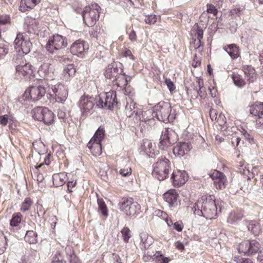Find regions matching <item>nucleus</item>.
Masks as SVG:
<instances>
[{
  "instance_id": "1",
  "label": "nucleus",
  "mask_w": 263,
  "mask_h": 263,
  "mask_svg": "<svg viewBox=\"0 0 263 263\" xmlns=\"http://www.w3.org/2000/svg\"><path fill=\"white\" fill-rule=\"evenodd\" d=\"M217 209L215 196L205 195L195 203L192 210L195 215L211 219L216 216Z\"/></svg>"
},
{
  "instance_id": "2",
  "label": "nucleus",
  "mask_w": 263,
  "mask_h": 263,
  "mask_svg": "<svg viewBox=\"0 0 263 263\" xmlns=\"http://www.w3.org/2000/svg\"><path fill=\"white\" fill-rule=\"evenodd\" d=\"M172 107L170 103L165 102H160L154 108L152 112L153 117H157L160 121L164 123L173 122L175 115L172 112Z\"/></svg>"
},
{
  "instance_id": "3",
  "label": "nucleus",
  "mask_w": 263,
  "mask_h": 263,
  "mask_svg": "<svg viewBox=\"0 0 263 263\" xmlns=\"http://www.w3.org/2000/svg\"><path fill=\"white\" fill-rule=\"evenodd\" d=\"M152 175L159 180H163L171 171V161L164 157H159L153 165Z\"/></svg>"
},
{
  "instance_id": "4",
  "label": "nucleus",
  "mask_w": 263,
  "mask_h": 263,
  "mask_svg": "<svg viewBox=\"0 0 263 263\" xmlns=\"http://www.w3.org/2000/svg\"><path fill=\"white\" fill-rule=\"evenodd\" d=\"M100 6L97 4H91V6H86L83 11V21L88 27L93 26L99 17Z\"/></svg>"
},
{
  "instance_id": "5",
  "label": "nucleus",
  "mask_w": 263,
  "mask_h": 263,
  "mask_svg": "<svg viewBox=\"0 0 263 263\" xmlns=\"http://www.w3.org/2000/svg\"><path fill=\"white\" fill-rule=\"evenodd\" d=\"M105 130L103 128H99L93 137L87 144V147L92 154L98 156L102 154L101 141L104 137Z\"/></svg>"
},
{
  "instance_id": "6",
  "label": "nucleus",
  "mask_w": 263,
  "mask_h": 263,
  "mask_svg": "<svg viewBox=\"0 0 263 263\" xmlns=\"http://www.w3.org/2000/svg\"><path fill=\"white\" fill-rule=\"evenodd\" d=\"M14 48L20 54H27L32 46L30 38L26 33H19L14 42Z\"/></svg>"
},
{
  "instance_id": "7",
  "label": "nucleus",
  "mask_w": 263,
  "mask_h": 263,
  "mask_svg": "<svg viewBox=\"0 0 263 263\" xmlns=\"http://www.w3.org/2000/svg\"><path fill=\"white\" fill-rule=\"evenodd\" d=\"M32 117L36 120L43 121L47 125L52 124L54 122L55 115L48 108L45 107H37L32 110Z\"/></svg>"
},
{
  "instance_id": "8",
  "label": "nucleus",
  "mask_w": 263,
  "mask_h": 263,
  "mask_svg": "<svg viewBox=\"0 0 263 263\" xmlns=\"http://www.w3.org/2000/svg\"><path fill=\"white\" fill-rule=\"evenodd\" d=\"M119 206L121 211L130 217H135L140 212V205L132 198L123 199Z\"/></svg>"
},
{
  "instance_id": "9",
  "label": "nucleus",
  "mask_w": 263,
  "mask_h": 263,
  "mask_svg": "<svg viewBox=\"0 0 263 263\" xmlns=\"http://www.w3.org/2000/svg\"><path fill=\"white\" fill-rule=\"evenodd\" d=\"M67 45L66 38L61 35L56 34L49 38L45 48L48 52L53 54L57 51L66 47Z\"/></svg>"
},
{
  "instance_id": "10",
  "label": "nucleus",
  "mask_w": 263,
  "mask_h": 263,
  "mask_svg": "<svg viewBox=\"0 0 263 263\" xmlns=\"http://www.w3.org/2000/svg\"><path fill=\"white\" fill-rule=\"evenodd\" d=\"M134 113L135 114L137 120L146 122L150 119L145 116L148 114H151V110H148L143 112L141 109L138 108L136 103L130 99L126 103L125 114L127 117L130 118L133 116Z\"/></svg>"
},
{
  "instance_id": "11",
  "label": "nucleus",
  "mask_w": 263,
  "mask_h": 263,
  "mask_svg": "<svg viewBox=\"0 0 263 263\" xmlns=\"http://www.w3.org/2000/svg\"><path fill=\"white\" fill-rule=\"evenodd\" d=\"M16 76L19 79H30L35 78L33 66L26 61L22 60L19 64L16 66Z\"/></svg>"
},
{
  "instance_id": "12",
  "label": "nucleus",
  "mask_w": 263,
  "mask_h": 263,
  "mask_svg": "<svg viewBox=\"0 0 263 263\" xmlns=\"http://www.w3.org/2000/svg\"><path fill=\"white\" fill-rule=\"evenodd\" d=\"M177 139V134L173 129L170 128H165L162 132L160 146H162V149H164L165 147L174 144Z\"/></svg>"
},
{
  "instance_id": "13",
  "label": "nucleus",
  "mask_w": 263,
  "mask_h": 263,
  "mask_svg": "<svg viewBox=\"0 0 263 263\" xmlns=\"http://www.w3.org/2000/svg\"><path fill=\"white\" fill-rule=\"evenodd\" d=\"M46 93V89L42 86H31L27 89L25 92V96L26 98L36 101L43 97Z\"/></svg>"
},
{
  "instance_id": "14",
  "label": "nucleus",
  "mask_w": 263,
  "mask_h": 263,
  "mask_svg": "<svg viewBox=\"0 0 263 263\" xmlns=\"http://www.w3.org/2000/svg\"><path fill=\"white\" fill-rule=\"evenodd\" d=\"M94 98L88 95L82 96L79 102V107L83 116H87L93 107Z\"/></svg>"
},
{
  "instance_id": "15",
  "label": "nucleus",
  "mask_w": 263,
  "mask_h": 263,
  "mask_svg": "<svg viewBox=\"0 0 263 263\" xmlns=\"http://www.w3.org/2000/svg\"><path fill=\"white\" fill-rule=\"evenodd\" d=\"M52 90L54 94L55 101L64 103L68 95V91L66 86L59 83L53 86Z\"/></svg>"
},
{
  "instance_id": "16",
  "label": "nucleus",
  "mask_w": 263,
  "mask_h": 263,
  "mask_svg": "<svg viewBox=\"0 0 263 263\" xmlns=\"http://www.w3.org/2000/svg\"><path fill=\"white\" fill-rule=\"evenodd\" d=\"M188 174L185 171L175 170L171 175L173 184L175 187H179L183 185L187 180Z\"/></svg>"
},
{
  "instance_id": "17",
  "label": "nucleus",
  "mask_w": 263,
  "mask_h": 263,
  "mask_svg": "<svg viewBox=\"0 0 263 263\" xmlns=\"http://www.w3.org/2000/svg\"><path fill=\"white\" fill-rule=\"evenodd\" d=\"M88 48V47L86 42L83 40L79 39L71 45L70 50L72 54L79 57H83Z\"/></svg>"
},
{
  "instance_id": "18",
  "label": "nucleus",
  "mask_w": 263,
  "mask_h": 263,
  "mask_svg": "<svg viewBox=\"0 0 263 263\" xmlns=\"http://www.w3.org/2000/svg\"><path fill=\"white\" fill-rule=\"evenodd\" d=\"M250 112L258 125L263 124V103L256 102L250 106Z\"/></svg>"
},
{
  "instance_id": "19",
  "label": "nucleus",
  "mask_w": 263,
  "mask_h": 263,
  "mask_svg": "<svg viewBox=\"0 0 263 263\" xmlns=\"http://www.w3.org/2000/svg\"><path fill=\"white\" fill-rule=\"evenodd\" d=\"M54 68L53 66L49 63H44L41 65L37 71V73L40 76L39 79H46L48 80H52L54 79V73L53 72ZM37 79V78H36Z\"/></svg>"
},
{
  "instance_id": "20",
  "label": "nucleus",
  "mask_w": 263,
  "mask_h": 263,
  "mask_svg": "<svg viewBox=\"0 0 263 263\" xmlns=\"http://www.w3.org/2000/svg\"><path fill=\"white\" fill-rule=\"evenodd\" d=\"M209 175L214 181V185L217 189L222 190L225 189L227 179L222 173L217 170H214Z\"/></svg>"
},
{
  "instance_id": "21",
  "label": "nucleus",
  "mask_w": 263,
  "mask_h": 263,
  "mask_svg": "<svg viewBox=\"0 0 263 263\" xmlns=\"http://www.w3.org/2000/svg\"><path fill=\"white\" fill-rule=\"evenodd\" d=\"M102 96L104 98L106 109H112L114 106L117 104V95L115 91L111 90L102 93Z\"/></svg>"
},
{
  "instance_id": "22",
  "label": "nucleus",
  "mask_w": 263,
  "mask_h": 263,
  "mask_svg": "<svg viewBox=\"0 0 263 263\" xmlns=\"http://www.w3.org/2000/svg\"><path fill=\"white\" fill-rule=\"evenodd\" d=\"M142 147L145 153L149 158H155L156 155L159 154V152L155 149V143L148 139L143 140Z\"/></svg>"
},
{
  "instance_id": "23",
  "label": "nucleus",
  "mask_w": 263,
  "mask_h": 263,
  "mask_svg": "<svg viewBox=\"0 0 263 263\" xmlns=\"http://www.w3.org/2000/svg\"><path fill=\"white\" fill-rule=\"evenodd\" d=\"M192 148L191 144L189 142H180L174 147L173 153L177 156H183Z\"/></svg>"
},
{
  "instance_id": "24",
  "label": "nucleus",
  "mask_w": 263,
  "mask_h": 263,
  "mask_svg": "<svg viewBox=\"0 0 263 263\" xmlns=\"http://www.w3.org/2000/svg\"><path fill=\"white\" fill-rule=\"evenodd\" d=\"M123 69L118 68L115 64H111L108 65L104 72L105 77L108 79L117 77L119 74L123 73Z\"/></svg>"
},
{
  "instance_id": "25",
  "label": "nucleus",
  "mask_w": 263,
  "mask_h": 263,
  "mask_svg": "<svg viewBox=\"0 0 263 263\" xmlns=\"http://www.w3.org/2000/svg\"><path fill=\"white\" fill-rule=\"evenodd\" d=\"M178 194L175 190H170L163 194V199L167 202L170 206H175L177 205Z\"/></svg>"
},
{
  "instance_id": "26",
  "label": "nucleus",
  "mask_w": 263,
  "mask_h": 263,
  "mask_svg": "<svg viewBox=\"0 0 263 263\" xmlns=\"http://www.w3.org/2000/svg\"><path fill=\"white\" fill-rule=\"evenodd\" d=\"M40 2V0H21L20 5V10L25 12L33 8Z\"/></svg>"
},
{
  "instance_id": "27",
  "label": "nucleus",
  "mask_w": 263,
  "mask_h": 263,
  "mask_svg": "<svg viewBox=\"0 0 263 263\" xmlns=\"http://www.w3.org/2000/svg\"><path fill=\"white\" fill-rule=\"evenodd\" d=\"M242 70L248 78V81L249 83H252L256 80V73L253 67L249 65H245L242 67Z\"/></svg>"
},
{
  "instance_id": "28",
  "label": "nucleus",
  "mask_w": 263,
  "mask_h": 263,
  "mask_svg": "<svg viewBox=\"0 0 263 263\" xmlns=\"http://www.w3.org/2000/svg\"><path fill=\"white\" fill-rule=\"evenodd\" d=\"M67 174L65 173L55 174L52 176L53 184L55 187L64 185L67 180Z\"/></svg>"
},
{
  "instance_id": "29",
  "label": "nucleus",
  "mask_w": 263,
  "mask_h": 263,
  "mask_svg": "<svg viewBox=\"0 0 263 263\" xmlns=\"http://www.w3.org/2000/svg\"><path fill=\"white\" fill-rule=\"evenodd\" d=\"M114 85H116L118 87L125 89V86H127L128 82L126 78L122 73L119 74L117 77L113 80Z\"/></svg>"
},
{
  "instance_id": "30",
  "label": "nucleus",
  "mask_w": 263,
  "mask_h": 263,
  "mask_svg": "<svg viewBox=\"0 0 263 263\" xmlns=\"http://www.w3.org/2000/svg\"><path fill=\"white\" fill-rule=\"evenodd\" d=\"M224 49L233 59H237L239 55V51L235 44H230L226 46Z\"/></svg>"
},
{
  "instance_id": "31",
  "label": "nucleus",
  "mask_w": 263,
  "mask_h": 263,
  "mask_svg": "<svg viewBox=\"0 0 263 263\" xmlns=\"http://www.w3.org/2000/svg\"><path fill=\"white\" fill-rule=\"evenodd\" d=\"M242 217L243 214L241 212L233 211L229 214L227 222L230 224H234L240 220Z\"/></svg>"
},
{
  "instance_id": "32",
  "label": "nucleus",
  "mask_w": 263,
  "mask_h": 263,
  "mask_svg": "<svg viewBox=\"0 0 263 263\" xmlns=\"http://www.w3.org/2000/svg\"><path fill=\"white\" fill-rule=\"evenodd\" d=\"M28 32L33 33H37L40 30V22L36 19H32L30 22L28 26Z\"/></svg>"
},
{
  "instance_id": "33",
  "label": "nucleus",
  "mask_w": 263,
  "mask_h": 263,
  "mask_svg": "<svg viewBox=\"0 0 263 263\" xmlns=\"http://www.w3.org/2000/svg\"><path fill=\"white\" fill-rule=\"evenodd\" d=\"M249 255L256 253L260 248V245L255 240H249Z\"/></svg>"
},
{
  "instance_id": "34",
  "label": "nucleus",
  "mask_w": 263,
  "mask_h": 263,
  "mask_svg": "<svg viewBox=\"0 0 263 263\" xmlns=\"http://www.w3.org/2000/svg\"><path fill=\"white\" fill-rule=\"evenodd\" d=\"M248 230L255 235H258L260 231L259 223L256 221H250L248 223Z\"/></svg>"
},
{
  "instance_id": "35",
  "label": "nucleus",
  "mask_w": 263,
  "mask_h": 263,
  "mask_svg": "<svg viewBox=\"0 0 263 263\" xmlns=\"http://www.w3.org/2000/svg\"><path fill=\"white\" fill-rule=\"evenodd\" d=\"M37 236L36 232L33 231H27L24 237V239L30 244L35 243L37 242Z\"/></svg>"
},
{
  "instance_id": "36",
  "label": "nucleus",
  "mask_w": 263,
  "mask_h": 263,
  "mask_svg": "<svg viewBox=\"0 0 263 263\" xmlns=\"http://www.w3.org/2000/svg\"><path fill=\"white\" fill-rule=\"evenodd\" d=\"M140 238L142 243V245L145 249H147L152 244V238L151 237L148 236L147 233H140Z\"/></svg>"
},
{
  "instance_id": "37",
  "label": "nucleus",
  "mask_w": 263,
  "mask_h": 263,
  "mask_svg": "<svg viewBox=\"0 0 263 263\" xmlns=\"http://www.w3.org/2000/svg\"><path fill=\"white\" fill-rule=\"evenodd\" d=\"M91 34L94 37L101 40L105 37L106 33L104 32V30L100 26H96L93 31H91Z\"/></svg>"
},
{
  "instance_id": "38",
  "label": "nucleus",
  "mask_w": 263,
  "mask_h": 263,
  "mask_svg": "<svg viewBox=\"0 0 263 263\" xmlns=\"http://www.w3.org/2000/svg\"><path fill=\"white\" fill-rule=\"evenodd\" d=\"M232 78L235 85L239 87H242L246 85L245 81L241 76L237 73H233L232 75Z\"/></svg>"
},
{
  "instance_id": "39",
  "label": "nucleus",
  "mask_w": 263,
  "mask_h": 263,
  "mask_svg": "<svg viewBox=\"0 0 263 263\" xmlns=\"http://www.w3.org/2000/svg\"><path fill=\"white\" fill-rule=\"evenodd\" d=\"M249 240H246L241 242L237 250L239 253L247 254L249 255Z\"/></svg>"
},
{
  "instance_id": "40",
  "label": "nucleus",
  "mask_w": 263,
  "mask_h": 263,
  "mask_svg": "<svg viewBox=\"0 0 263 263\" xmlns=\"http://www.w3.org/2000/svg\"><path fill=\"white\" fill-rule=\"evenodd\" d=\"M8 52V44L4 42H0V60L4 59Z\"/></svg>"
},
{
  "instance_id": "41",
  "label": "nucleus",
  "mask_w": 263,
  "mask_h": 263,
  "mask_svg": "<svg viewBox=\"0 0 263 263\" xmlns=\"http://www.w3.org/2000/svg\"><path fill=\"white\" fill-rule=\"evenodd\" d=\"M119 174L123 177H127L132 174V170L129 165V162L126 164L125 166L120 168L119 170Z\"/></svg>"
},
{
  "instance_id": "42",
  "label": "nucleus",
  "mask_w": 263,
  "mask_h": 263,
  "mask_svg": "<svg viewBox=\"0 0 263 263\" xmlns=\"http://www.w3.org/2000/svg\"><path fill=\"white\" fill-rule=\"evenodd\" d=\"M7 245L6 237L3 232L0 231V255L6 250Z\"/></svg>"
},
{
  "instance_id": "43",
  "label": "nucleus",
  "mask_w": 263,
  "mask_h": 263,
  "mask_svg": "<svg viewBox=\"0 0 263 263\" xmlns=\"http://www.w3.org/2000/svg\"><path fill=\"white\" fill-rule=\"evenodd\" d=\"M97 202L99 210L101 211L104 216L107 217L108 216V210L105 202L102 199L100 198L98 199Z\"/></svg>"
},
{
  "instance_id": "44",
  "label": "nucleus",
  "mask_w": 263,
  "mask_h": 263,
  "mask_svg": "<svg viewBox=\"0 0 263 263\" xmlns=\"http://www.w3.org/2000/svg\"><path fill=\"white\" fill-rule=\"evenodd\" d=\"M22 215L20 213H17L12 216V218L10 220V226L12 227H16L21 221Z\"/></svg>"
},
{
  "instance_id": "45",
  "label": "nucleus",
  "mask_w": 263,
  "mask_h": 263,
  "mask_svg": "<svg viewBox=\"0 0 263 263\" xmlns=\"http://www.w3.org/2000/svg\"><path fill=\"white\" fill-rule=\"evenodd\" d=\"M33 202L30 198H26L22 204L21 211L23 212L27 211L32 205Z\"/></svg>"
},
{
  "instance_id": "46",
  "label": "nucleus",
  "mask_w": 263,
  "mask_h": 263,
  "mask_svg": "<svg viewBox=\"0 0 263 263\" xmlns=\"http://www.w3.org/2000/svg\"><path fill=\"white\" fill-rule=\"evenodd\" d=\"M36 254L34 253L31 254L28 256H26L22 259L21 263H37Z\"/></svg>"
},
{
  "instance_id": "47",
  "label": "nucleus",
  "mask_w": 263,
  "mask_h": 263,
  "mask_svg": "<svg viewBox=\"0 0 263 263\" xmlns=\"http://www.w3.org/2000/svg\"><path fill=\"white\" fill-rule=\"evenodd\" d=\"M76 70L73 64H68L65 66L64 72L68 74V76H72L76 73Z\"/></svg>"
},
{
  "instance_id": "48",
  "label": "nucleus",
  "mask_w": 263,
  "mask_h": 263,
  "mask_svg": "<svg viewBox=\"0 0 263 263\" xmlns=\"http://www.w3.org/2000/svg\"><path fill=\"white\" fill-rule=\"evenodd\" d=\"M121 233L124 242H128L131 237L130 231L127 227H124Z\"/></svg>"
},
{
  "instance_id": "49",
  "label": "nucleus",
  "mask_w": 263,
  "mask_h": 263,
  "mask_svg": "<svg viewBox=\"0 0 263 263\" xmlns=\"http://www.w3.org/2000/svg\"><path fill=\"white\" fill-rule=\"evenodd\" d=\"M157 21V16L155 14L147 15L145 17V22L149 25L154 24Z\"/></svg>"
},
{
  "instance_id": "50",
  "label": "nucleus",
  "mask_w": 263,
  "mask_h": 263,
  "mask_svg": "<svg viewBox=\"0 0 263 263\" xmlns=\"http://www.w3.org/2000/svg\"><path fill=\"white\" fill-rule=\"evenodd\" d=\"M193 28L194 29H196V35H197V39L202 40L203 35V30L202 27L196 24L194 26Z\"/></svg>"
},
{
  "instance_id": "51",
  "label": "nucleus",
  "mask_w": 263,
  "mask_h": 263,
  "mask_svg": "<svg viewBox=\"0 0 263 263\" xmlns=\"http://www.w3.org/2000/svg\"><path fill=\"white\" fill-rule=\"evenodd\" d=\"M11 118L8 115H4L0 116V124L3 126L7 125L9 121H11Z\"/></svg>"
},
{
  "instance_id": "52",
  "label": "nucleus",
  "mask_w": 263,
  "mask_h": 263,
  "mask_svg": "<svg viewBox=\"0 0 263 263\" xmlns=\"http://www.w3.org/2000/svg\"><path fill=\"white\" fill-rule=\"evenodd\" d=\"M77 184L76 177H73L71 180L67 181V189L69 192H72V188H73Z\"/></svg>"
},
{
  "instance_id": "53",
  "label": "nucleus",
  "mask_w": 263,
  "mask_h": 263,
  "mask_svg": "<svg viewBox=\"0 0 263 263\" xmlns=\"http://www.w3.org/2000/svg\"><path fill=\"white\" fill-rule=\"evenodd\" d=\"M196 83L198 84L199 89H198L197 88H196L195 87H194V90L195 91H196L198 94L200 95V93L202 92L201 89L203 87V85H204L203 80L202 79L200 78H197L196 79Z\"/></svg>"
},
{
  "instance_id": "54",
  "label": "nucleus",
  "mask_w": 263,
  "mask_h": 263,
  "mask_svg": "<svg viewBox=\"0 0 263 263\" xmlns=\"http://www.w3.org/2000/svg\"><path fill=\"white\" fill-rule=\"evenodd\" d=\"M233 261L236 263H253L251 259L249 258H243L240 256H235Z\"/></svg>"
},
{
  "instance_id": "55",
  "label": "nucleus",
  "mask_w": 263,
  "mask_h": 263,
  "mask_svg": "<svg viewBox=\"0 0 263 263\" xmlns=\"http://www.w3.org/2000/svg\"><path fill=\"white\" fill-rule=\"evenodd\" d=\"M216 121L220 126H224L226 124V118L224 115L221 113L219 114Z\"/></svg>"
},
{
  "instance_id": "56",
  "label": "nucleus",
  "mask_w": 263,
  "mask_h": 263,
  "mask_svg": "<svg viewBox=\"0 0 263 263\" xmlns=\"http://www.w3.org/2000/svg\"><path fill=\"white\" fill-rule=\"evenodd\" d=\"M206 11L208 13H212L215 16H216L218 13L217 8L212 4L206 5Z\"/></svg>"
},
{
  "instance_id": "57",
  "label": "nucleus",
  "mask_w": 263,
  "mask_h": 263,
  "mask_svg": "<svg viewBox=\"0 0 263 263\" xmlns=\"http://www.w3.org/2000/svg\"><path fill=\"white\" fill-rule=\"evenodd\" d=\"M99 99L96 102L97 106L99 108H106V106L105 104V100H104V97L103 96H102V93H101L99 95Z\"/></svg>"
},
{
  "instance_id": "58",
  "label": "nucleus",
  "mask_w": 263,
  "mask_h": 263,
  "mask_svg": "<svg viewBox=\"0 0 263 263\" xmlns=\"http://www.w3.org/2000/svg\"><path fill=\"white\" fill-rule=\"evenodd\" d=\"M165 82L170 92H173L175 89L176 87L173 82L170 79H166Z\"/></svg>"
},
{
  "instance_id": "59",
  "label": "nucleus",
  "mask_w": 263,
  "mask_h": 263,
  "mask_svg": "<svg viewBox=\"0 0 263 263\" xmlns=\"http://www.w3.org/2000/svg\"><path fill=\"white\" fill-rule=\"evenodd\" d=\"M240 141H241L240 138H239L238 137H236V136H233L231 138V143L234 147H237L238 146Z\"/></svg>"
},
{
  "instance_id": "60",
  "label": "nucleus",
  "mask_w": 263,
  "mask_h": 263,
  "mask_svg": "<svg viewBox=\"0 0 263 263\" xmlns=\"http://www.w3.org/2000/svg\"><path fill=\"white\" fill-rule=\"evenodd\" d=\"M218 112L214 109H211L210 111V117L212 121H216L218 117Z\"/></svg>"
},
{
  "instance_id": "61",
  "label": "nucleus",
  "mask_w": 263,
  "mask_h": 263,
  "mask_svg": "<svg viewBox=\"0 0 263 263\" xmlns=\"http://www.w3.org/2000/svg\"><path fill=\"white\" fill-rule=\"evenodd\" d=\"M174 228L178 232H181L182 231L183 225L182 221H177L174 224Z\"/></svg>"
},
{
  "instance_id": "62",
  "label": "nucleus",
  "mask_w": 263,
  "mask_h": 263,
  "mask_svg": "<svg viewBox=\"0 0 263 263\" xmlns=\"http://www.w3.org/2000/svg\"><path fill=\"white\" fill-rule=\"evenodd\" d=\"M241 133L242 135L244 136V137L249 141V143H251L253 139L252 137L247 132V130L243 129Z\"/></svg>"
},
{
  "instance_id": "63",
  "label": "nucleus",
  "mask_w": 263,
  "mask_h": 263,
  "mask_svg": "<svg viewBox=\"0 0 263 263\" xmlns=\"http://www.w3.org/2000/svg\"><path fill=\"white\" fill-rule=\"evenodd\" d=\"M156 254H153L152 253H149V252L146 254H144L143 256V259L145 262L149 261L153 259V257L155 256Z\"/></svg>"
},
{
  "instance_id": "64",
  "label": "nucleus",
  "mask_w": 263,
  "mask_h": 263,
  "mask_svg": "<svg viewBox=\"0 0 263 263\" xmlns=\"http://www.w3.org/2000/svg\"><path fill=\"white\" fill-rule=\"evenodd\" d=\"M37 213L39 217L43 216L45 214L44 209L42 205L39 204L37 205Z\"/></svg>"
}]
</instances>
